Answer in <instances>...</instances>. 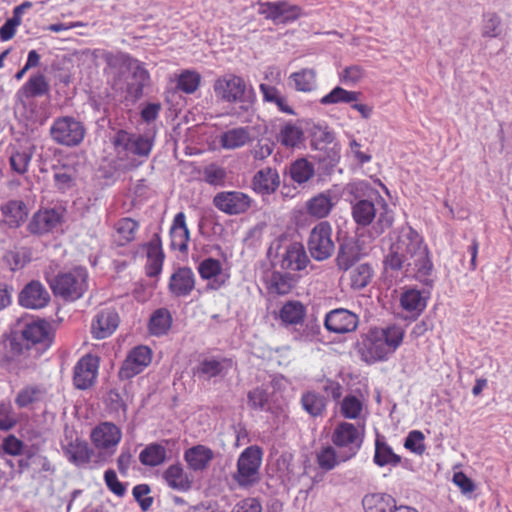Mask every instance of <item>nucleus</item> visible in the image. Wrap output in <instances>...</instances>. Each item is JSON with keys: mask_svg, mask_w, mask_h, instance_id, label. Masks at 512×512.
<instances>
[{"mask_svg": "<svg viewBox=\"0 0 512 512\" xmlns=\"http://www.w3.org/2000/svg\"><path fill=\"white\" fill-rule=\"evenodd\" d=\"M383 266L386 271H404L426 287H433L434 280L431 276L434 266L429 249L422 236L411 226L402 228L396 242L389 247Z\"/></svg>", "mask_w": 512, "mask_h": 512, "instance_id": "f257e3e1", "label": "nucleus"}, {"mask_svg": "<svg viewBox=\"0 0 512 512\" xmlns=\"http://www.w3.org/2000/svg\"><path fill=\"white\" fill-rule=\"evenodd\" d=\"M214 92L218 98L229 103H241V109L248 111L255 101L252 87H248L245 80L235 74H225L214 83Z\"/></svg>", "mask_w": 512, "mask_h": 512, "instance_id": "f03ea898", "label": "nucleus"}, {"mask_svg": "<svg viewBox=\"0 0 512 512\" xmlns=\"http://www.w3.org/2000/svg\"><path fill=\"white\" fill-rule=\"evenodd\" d=\"M87 280V270L83 267H76L70 271L58 273L48 282L55 296H59L65 301H75L86 292Z\"/></svg>", "mask_w": 512, "mask_h": 512, "instance_id": "7ed1b4c3", "label": "nucleus"}, {"mask_svg": "<svg viewBox=\"0 0 512 512\" xmlns=\"http://www.w3.org/2000/svg\"><path fill=\"white\" fill-rule=\"evenodd\" d=\"M263 450L258 445L245 448L237 460V470L232 475L233 480L241 488H249L260 481V467Z\"/></svg>", "mask_w": 512, "mask_h": 512, "instance_id": "20e7f679", "label": "nucleus"}, {"mask_svg": "<svg viewBox=\"0 0 512 512\" xmlns=\"http://www.w3.org/2000/svg\"><path fill=\"white\" fill-rule=\"evenodd\" d=\"M49 134L56 144L73 148L83 142L86 127L83 122L73 116H59L54 119Z\"/></svg>", "mask_w": 512, "mask_h": 512, "instance_id": "39448f33", "label": "nucleus"}, {"mask_svg": "<svg viewBox=\"0 0 512 512\" xmlns=\"http://www.w3.org/2000/svg\"><path fill=\"white\" fill-rule=\"evenodd\" d=\"M50 84L42 72H36L29 76L28 80L18 89L15 94L16 103L22 106L31 114L37 111L35 100L46 97L50 99Z\"/></svg>", "mask_w": 512, "mask_h": 512, "instance_id": "423d86ee", "label": "nucleus"}, {"mask_svg": "<svg viewBox=\"0 0 512 512\" xmlns=\"http://www.w3.org/2000/svg\"><path fill=\"white\" fill-rule=\"evenodd\" d=\"M331 441L337 448L343 449L339 452L340 460L348 461L360 450L363 443V435L354 424L340 422L332 433Z\"/></svg>", "mask_w": 512, "mask_h": 512, "instance_id": "0eeeda50", "label": "nucleus"}, {"mask_svg": "<svg viewBox=\"0 0 512 512\" xmlns=\"http://www.w3.org/2000/svg\"><path fill=\"white\" fill-rule=\"evenodd\" d=\"M379 328H373L368 333L361 335L356 343V350L360 358L367 364L383 361L391 355V349L387 348Z\"/></svg>", "mask_w": 512, "mask_h": 512, "instance_id": "6e6552de", "label": "nucleus"}, {"mask_svg": "<svg viewBox=\"0 0 512 512\" xmlns=\"http://www.w3.org/2000/svg\"><path fill=\"white\" fill-rule=\"evenodd\" d=\"M307 246L311 257L316 261H324L332 256L335 244L332 240V227L328 221L319 222L311 230Z\"/></svg>", "mask_w": 512, "mask_h": 512, "instance_id": "1a4fd4ad", "label": "nucleus"}, {"mask_svg": "<svg viewBox=\"0 0 512 512\" xmlns=\"http://www.w3.org/2000/svg\"><path fill=\"white\" fill-rule=\"evenodd\" d=\"M121 437V430L115 424L103 422L97 425L91 432V440L96 448L105 450L99 451L97 458L100 461H108L115 452V449H110L120 442Z\"/></svg>", "mask_w": 512, "mask_h": 512, "instance_id": "9d476101", "label": "nucleus"}, {"mask_svg": "<svg viewBox=\"0 0 512 512\" xmlns=\"http://www.w3.org/2000/svg\"><path fill=\"white\" fill-rule=\"evenodd\" d=\"M112 143L116 149L122 148L127 153L147 158L153 148L154 139L146 135L130 133L120 129L113 137Z\"/></svg>", "mask_w": 512, "mask_h": 512, "instance_id": "9b49d317", "label": "nucleus"}, {"mask_svg": "<svg viewBox=\"0 0 512 512\" xmlns=\"http://www.w3.org/2000/svg\"><path fill=\"white\" fill-rule=\"evenodd\" d=\"M21 334L27 348L40 345L43 349H47L52 345L55 337L51 322L39 317L26 323Z\"/></svg>", "mask_w": 512, "mask_h": 512, "instance_id": "f8f14e48", "label": "nucleus"}, {"mask_svg": "<svg viewBox=\"0 0 512 512\" xmlns=\"http://www.w3.org/2000/svg\"><path fill=\"white\" fill-rule=\"evenodd\" d=\"M152 361V350L145 345H138L132 348L118 371L120 380H130L142 373Z\"/></svg>", "mask_w": 512, "mask_h": 512, "instance_id": "ddd939ff", "label": "nucleus"}, {"mask_svg": "<svg viewBox=\"0 0 512 512\" xmlns=\"http://www.w3.org/2000/svg\"><path fill=\"white\" fill-rule=\"evenodd\" d=\"M50 301L49 291L39 280L29 281L18 293V304L26 309L39 310L46 307Z\"/></svg>", "mask_w": 512, "mask_h": 512, "instance_id": "4468645a", "label": "nucleus"}, {"mask_svg": "<svg viewBox=\"0 0 512 512\" xmlns=\"http://www.w3.org/2000/svg\"><path fill=\"white\" fill-rule=\"evenodd\" d=\"M258 12L275 24H286L300 17L301 8L287 1L260 2Z\"/></svg>", "mask_w": 512, "mask_h": 512, "instance_id": "2eb2a0df", "label": "nucleus"}, {"mask_svg": "<svg viewBox=\"0 0 512 512\" xmlns=\"http://www.w3.org/2000/svg\"><path fill=\"white\" fill-rule=\"evenodd\" d=\"M362 185L363 183L349 185V192L353 195V199L350 202L352 205V217L355 223L360 227H367L376 217V208L372 200L363 199L358 194Z\"/></svg>", "mask_w": 512, "mask_h": 512, "instance_id": "dca6fc26", "label": "nucleus"}, {"mask_svg": "<svg viewBox=\"0 0 512 512\" xmlns=\"http://www.w3.org/2000/svg\"><path fill=\"white\" fill-rule=\"evenodd\" d=\"M251 198L240 191H223L213 198L214 206L228 215L245 213L251 207Z\"/></svg>", "mask_w": 512, "mask_h": 512, "instance_id": "f3484780", "label": "nucleus"}, {"mask_svg": "<svg viewBox=\"0 0 512 512\" xmlns=\"http://www.w3.org/2000/svg\"><path fill=\"white\" fill-rule=\"evenodd\" d=\"M358 324V315L345 308H337L331 310L326 314L324 320L325 328L329 332L336 334H346L353 332L357 329Z\"/></svg>", "mask_w": 512, "mask_h": 512, "instance_id": "a211bd4d", "label": "nucleus"}, {"mask_svg": "<svg viewBox=\"0 0 512 512\" xmlns=\"http://www.w3.org/2000/svg\"><path fill=\"white\" fill-rule=\"evenodd\" d=\"M63 222V214L56 208L39 210L32 216L27 230L32 235L41 236L52 232Z\"/></svg>", "mask_w": 512, "mask_h": 512, "instance_id": "6ab92c4d", "label": "nucleus"}, {"mask_svg": "<svg viewBox=\"0 0 512 512\" xmlns=\"http://www.w3.org/2000/svg\"><path fill=\"white\" fill-rule=\"evenodd\" d=\"M362 505L366 512H418L409 506H397L395 499L385 493L365 495Z\"/></svg>", "mask_w": 512, "mask_h": 512, "instance_id": "aec40b11", "label": "nucleus"}, {"mask_svg": "<svg viewBox=\"0 0 512 512\" xmlns=\"http://www.w3.org/2000/svg\"><path fill=\"white\" fill-rule=\"evenodd\" d=\"M98 370V358L83 356L74 367L73 382L77 389L86 390L92 386Z\"/></svg>", "mask_w": 512, "mask_h": 512, "instance_id": "412c9836", "label": "nucleus"}, {"mask_svg": "<svg viewBox=\"0 0 512 512\" xmlns=\"http://www.w3.org/2000/svg\"><path fill=\"white\" fill-rule=\"evenodd\" d=\"M102 58L106 63L105 71L119 79L127 72L132 71L139 62L137 59L123 52H104Z\"/></svg>", "mask_w": 512, "mask_h": 512, "instance_id": "4be33fe9", "label": "nucleus"}, {"mask_svg": "<svg viewBox=\"0 0 512 512\" xmlns=\"http://www.w3.org/2000/svg\"><path fill=\"white\" fill-rule=\"evenodd\" d=\"M195 287V276L191 268L179 267L170 277L168 288L175 297L190 295Z\"/></svg>", "mask_w": 512, "mask_h": 512, "instance_id": "5701e85b", "label": "nucleus"}, {"mask_svg": "<svg viewBox=\"0 0 512 512\" xmlns=\"http://www.w3.org/2000/svg\"><path fill=\"white\" fill-rule=\"evenodd\" d=\"M147 252L146 275L148 277H157L163 267L164 252L162 249V240L159 233H154L148 243L145 244Z\"/></svg>", "mask_w": 512, "mask_h": 512, "instance_id": "b1692460", "label": "nucleus"}, {"mask_svg": "<svg viewBox=\"0 0 512 512\" xmlns=\"http://www.w3.org/2000/svg\"><path fill=\"white\" fill-rule=\"evenodd\" d=\"M120 318L114 309H104L97 313L92 323V334L96 339L110 336L118 327Z\"/></svg>", "mask_w": 512, "mask_h": 512, "instance_id": "393cba45", "label": "nucleus"}, {"mask_svg": "<svg viewBox=\"0 0 512 512\" xmlns=\"http://www.w3.org/2000/svg\"><path fill=\"white\" fill-rule=\"evenodd\" d=\"M308 263L309 258L303 245L294 242L287 246L280 261V267L283 270L300 271L304 269Z\"/></svg>", "mask_w": 512, "mask_h": 512, "instance_id": "a878e982", "label": "nucleus"}, {"mask_svg": "<svg viewBox=\"0 0 512 512\" xmlns=\"http://www.w3.org/2000/svg\"><path fill=\"white\" fill-rule=\"evenodd\" d=\"M18 473L22 474L25 470L33 468L36 472H54V468L49 459L41 455L34 448L25 449L22 457L17 461Z\"/></svg>", "mask_w": 512, "mask_h": 512, "instance_id": "bb28decb", "label": "nucleus"}, {"mask_svg": "<svg viewBox=\"0 0 512 512\" xmlns=\"http://www.w3.org/2000/svg\"><path fill=\"white\" fill-rule=\"evenodd\" d=\"M185 218L184 212L177 213L170 228V246L173 250H179L180 252L187 251L190 239V232Z\"/></svg>", "mask_w": 512, "mask_h": 512, "instance_id": "cd10ccee", "label": "nucleus"}, {"mask_svg": "<svg viewBox=\"0 0 512 512\" xmlns=\"http://www.w3.org/2000/svg\"><path fill=\"white\" fill-rule=\"evenodd\" d=\"M130 72L131 78L126 88L127 97L136 102L142 98L144 88L150 84V75L140 62Z\"/></svg>", "mask_w": 512, "mask_h": 512, "instance_id": "c85d7f7f", "label": "nucleus"}, {"mask_svg": "<svg viewBox=\"0 0 512 512\" xmlns=\"http://www.w3.org/2000/svg\"><path fill=\"white\" fill-rule=\"evenodd\" d=\"M63 452L69 462L76 466H83L91 461L94 450L89 447L85 440L76 438L63 447Z\"/></svg>", "mask_w": 512, "mask_h": 512, "instance_id": "c756f323", "label": "nucleus"}, {"mask_svg": "<svg viewBox=\"0 0 512 512\" xmlns=\"http://www.w3.org/2000/svg\"><path fill=\"white\" fill-rule=\"evenodd\" d=\"M184 459L191 470L203 471L214 459V452L209 447L199 444L187 449L184 453Z\"/></svg>", "mask_w": 512, "mask_h": 512, "instance_id": "7c9ffc66", "label": "nucleus"}, {"mask_svg": "<svg viewBox=\"0 0 512 512\" xmlns=\"http://www.w3.org/2000/svg\"><path fill=\"white\" fill-rule=\"evenodd\" d=\"M253 188L262 194L274 193L280 185V177L276 169L265 168L259 170L253 177Z\"/></svg>", "mask_w": 512, "mask_h": 512, "instance_id": "2f4dec72", "label": "nucleus"}, {"mask_svg": "<svg viewBox=\"0 0 512 512\" xmlns=\"http://www.w3.org/2000/svg\"><path fill=\"white\" fill-rule=\"evenodd\" d=\"M429 295V291L421 292L414 288L407 289L401 294L400 304L404 310L413 312L418 316L426 308Z\"/></svg>", "mask_w": 512, "mask_h": 512, "instance_id": "473e14b6", "label": "nucleus"}, {"mask_svg": "<svg viewBox=\"0 0 512 512\" xmlns=\"http://www.w3.org/2000/svg\"><path fill=\"white\" fill-rule=\"evenodd\" d=\"M5 221L10 228H18L26 220L28 210L21 200H10L0 207Z\"/></svg>", "mask_w": 512, "mask_h": 512, "instance_id": "72a5a7b5", "label": "nucleus"}, {"mask_svg": "<svg viewBox=\"0 0 512 512\" xmlns=\"http://www.w3.org/2000/svg\"><path fill=\"white\" fill-rule=\"evenodd\" d=\"M334 203L332 202L331 192H321L306 202V211L309 215L322 219L329 215Z\"/></svg>", "mask_w": 512, "mask_h": 512, "instance_id": "f704fd0d", "label": "nucleus"}, {"mask_svg": "<svg viewBox=\"0 0 512 512\" xmlns=\"http://www.w3.org/2000/svg\"><path fill=\"white\" fill-rule=\"evenodd\" d=\"M52 170L54 187L60 193H66L76 185V170L74 167L63 164V165H53Z\"/></svg>", "mask_w": 512, "mask_h": 512, "instance_id": "c9c22d12", "label": "nucleus"}, {"mask_svg": "<svg viewBox=\"0 0 512 512\" xmlns=\"http://www.w3.org/2000/svg\"><path fill=\"white\" fill-rule=\"evenodd\" d=\"M163 478L168 486L174 490L188 491L192 487V480L179 463L170 465L164 471Z\"/></svg>", "mask_w": 512, "mask_h": 512, "instance_id": "e433bc0d", "label": "nucleus"}, {"mask_svg": "<svg viewBox=\"0 0 512 512\" xmlns=\"http://www.w3.org/2000/svg\"><path fill=\"white\" fill-rule=\"evenodd\" d=\"M172 315L167 308L156 309L149 319V332L154 336H163L172 326Z\"/></svg>", "mask_w": 512, "mask_h": 512, "instance_id": "4c0bfd02", "label": "nucleus"}, {"mask_svg": "<svg viewBox=\"0 0 512 512\" xmlns=\"http://www.w3.org/2000/svg\"><path fill=\"white\" fill-rule=\"evenodd\" d=\"M3 262L12 272L23 269L32 261V252L27 247H19L8 250L3 255Z\"/></svg>", "mask_w": 512, "mask_h": 512, "instance_id": "58836bf2", "label": "nucleus"}, {"mask_svg": "<svg viewBox=\"0 0 512 512\" xmlns=\"http://www.w3.org/2000/svg\"><path fill=\"white\" fill-rule=\"evenodd\" d=\"M374 463L379 467L386 465L397 466L401 463V457L394 453L393 449L379 437L375 441Z\"/></svg>", "mask_w": 512, "mask_h": 512, "instance_id": "ea45409f", "label": "nucleus"}, {"mask_svg": "<svg viewBox=\"0 0 512 512\" xmlns=\"http://www.w3.org/2000/svg\"><path fill=\"white\" fill-rule=\"evenodd\" d=\"M301 405L311 417L315 418L323 415L327 401L323 395L315 391H307L301 396Z\"/></svg>", "mask_w": 512, "mask_h": 512, "instance_id": "a19ab883", "label": "nucleus"}, {"mask_svg": "<svg viewBox=\"0 0 512 512\" xmlns=\"http://www.w3.org/2000/svg\"><path fill=\"white\" fill-rule=\"evenodd\" d=\"M231 366V359L223 358L222 360H217L215 358H206L199 363L195 373L210 379L222 375L224 369Z\"/></svg>", "mask_w": 512, "mask_h": 512, "instance_id": "79ce46f5", "label": "nucleus"}, {"mask_svg": "<svg viewBox=\"0 0 512 512\" xmlns=\"http://www.w3.org/2000/svg\"><path fill=\"white\" fill-rule=\"evenodd\" d=\"M166 448L159 443L148 444L139 455V461L144 466L156 467L165 462Z\"/></svg>", "mask_w": 512, "mask_h": 512, "instance_id": "37998d69", "label": "nucleus"}, {"mask_svg": "<svg viewBox=\"0 0 512 512\" xmlns=\"http://www.w3.org/2000/svg\"><path fill=\"white\" fill-rule=\"evenodd\" d=\"M198 271H199L200 276L203 279H206V280L213 279V281L209 284V286L212 289H218L224 284L223 280L219 281L217 278L221 274V271H222V265L219 260L214 259V258L204 259L199 264Z\"/></svg>", "mask_w": 512, "mask_h": 512, "instance_id": "c03bdc74", "label": "nucleus"}, {"mask_svg": "<svg viewBox=\"0 0 512 512\" xmlns=\"http://www.w3.org/2000/svg\"><path fill=\"white\" fill-rule=\"evenodd\" d=\"M250 133L247 127L230 129L221 135V145L225 149H236L250 141Z\"/></svg>", "mask_w": 512, "mask_h": 512, "instance_id": "a18cd8bd", "label": "nucleus"}, {"mask_svg": "<svg viewBox=\"0 0 512 512\" xmlns=\"http://www.w3.org/2000/svg\"><path fill=\"white\" fill-rule=\"evenodd\" d=\"M289 176L299 185L309 181L315 174L314 165L305 158L292 162L289 166Z\"/></svg>", "mask_w": 512, "mask_h": 512, "instance_id": "49530a36", "label": "nucleus"}, {"mask_svg": "<svg viewBox=\"0 0 512 512\" xmlns=\"http://www.w3.org/2000/svg\"><path fill=\"white\" fill-rule=\"evenodd\" d=\"M277 140L286 148H295L304 140L303 130L293 123H286L277 135Z\"/></svg>", "mask_w": 512, "mask_h": 512, "instance_id": "de8ad7c7", "label": "nucleus"}, {"mask_svg": "<svg viewBox=\"0 0 512 512\" xmlns=\"http://www.w3.org/2000/svg\"><path fill=\"white\" fill-rule=\"evenodd\" d=\"M359 260L357 248L352 243H341L339 245L336 264L339 270L347 271Z\"/></svg>", "mask_w": 512, "mask_h": 512, "instance_id": "09e8293b", "label": "nucleus"}, {"mask_svg": "<svg viewBox=\"0 0 512 512\" xmlns=\"http://www.w3.org/2000/svg\"><path fill=\"white\" fill-rule=\"evenodd\" d=\"M295 277L290 273L274 271L270 277L269 289L279 295L288 294L294 287Z\"/></svg>", "mask_w": 512, "mask_h": 512, "instance_id": "8fccbe9b", "label": "nucleus"}, {"mask_svg": "<svg viewBox=\"0 0 512 512\" xmlns=\"http://www.w3.org/2000/svg\"><path fill=\"white\" fill-rule=\"evenodd\" d=\"M360 92L348 91L344 88L337 86L332 89L327 95L323 96L320 103L323 105H331L337 103H352L358 100Z\"/></svg>", "mask_w": 512, "mask_h": 512, "instance_id": "3c124183", "label": "nucleus"}, {"mask_svg": "<svg viewBox=\"0 0 512 512\" xmlns=\"http://www.w3.org/2000/svg\"><path fill=\"white\" fill-rule=\"evenodd\" d=\"M305 317V307L298 301H290L280 310V318L287 324H298Z\"/></svg>", "mask_w": 512, "mask_h": 512, "instance_id": "603ef678", "label": "nucleus"}, {"mask_svg": "<svg viewBox=\"0 0 512 512\" xmlns=\"http://www.w3.org/2000/svg\"><path fill=\"white\" fill-rule=\"evenodd\" d=\"M44 395L45 389L39 386H27L18 392L15 403L19 408H25L33 403L42 401Z\"/></svg>", "mask_w": 512, "mask_h": 512, "instance_id": "864d4df0", "label": "nucleus"}, {"mask_svg": "<svg viewBox=\"0 0 512 512\" xmlns=\"http://www.w3.org/2000/svg\"><path fill=\"white\" fill-rule=\"evenodd\" d=\"M372 276L373 269L370 264H359L351 271V287L356 290L365 288L370 283Z\"/></svg>", "mask_w": 512, "mask_h": 512, "instance_id": "5fc2aeb1", "label": "nucleus"}, {"mask_svg": "<svg viewBox=\"0 0 512 512\" xmlns=\"http://www.w3.org/2000/svg\"><path fill=\"white\" fill-rule=\"evenodd\" d=\"M307 130L311 137V145L315 149H318L319 144H331L335 139L334 133L327 125L311 123Z\"/></svg>", "mask_w": 512, "mask_h": 512, "instance_id": "6e6d98bb", "label": "nucleus"}, {"mask_svg": "<svg viewBox=\"0 0 512 512\" xmlns=\"http://www.w3.org/2000/svg\"><path fill=\"white\" fill-rule=\"evenodd\" d=\"M503 25L500 16L495 12H488L483 15L482 36L497 38L502 34Z\"/></svg>", "mask_w": 512, "mask_h": 512, "instance_id": "4d7b16f0", "label": "nucleus"}, {"mask_svg": "<svg viewBox=\"0 0 512 512\" xmlns=\"http://www.w3.org/2000/svg\"><path fill=\"white\" fill-rule=\"evenodd\" d=\"M260 90L263 93V98L267 102L275 103L279 110L294 115L295 111L286 103L285 99L279 94L277 88L267 84H260Z\"/></svg>", "mask_w": 512, "mask_h": 512, "instance_id": "13d9d810", "label": "nucleus"}, {"mask_svg": "<svg viewBox=\"0 0 512 512\" xmlns=\"http://www.w3.org/2000/svg\"><path fill=\"white\" fill-rule=\"evenodd\" d=\"M201 82V76L196 71H185L180 74L177 82V88L186 94L194 93Z\"/></svg>", "mask_w": 512, "mask_h": 512, "instance_id": "bf43d9fd", "label": "nucleus"}, {"mask_svg": "<svg viewBox=\"0 0 512 512\" xmlns=\"http://www.w3.org/2000/svg\"><path fill=\"white\" fill-rule=\"evenodd\" d=\"M316 73L313 69H302L291 75L298 91L310 92L315 84Z\"/></svg>", "mask_w": 512, "mask_h": 512, "instance_id": "052dcab7", "label": "nucleus"}, {"mask_svg": "<svg viewBox=\"0 0 512 512\" xmlns=\"http://www.w3.org/2000/svg\"><path fill=\"white\" fill-rule=\"evenodd\" d=\"M384 334L382 337L387 348L391 349V354L401 345L404 337V331L399 326H389L385 329L379 328Z\"/></svg>", "mask_w": 512, "mask_h": 512, "instance_id": "680f3d73", "label": "nucleus"}, {"mask_svg": "<svg viewBox=\"0 0 512 512\" xmlns=\"http://www.w3.org/2000/svg\"><path fill=\"white\" fill-rule=\"evenodd\" d=\"M340 462L342 461L339 458V453L337 454L332 446H327L323 448L317 454V463L319 467L323 470L330 471L333 468H335V466L338 465Z\"/></svg>", "mask_w": 512, "mask_h": 512, "instance_id": "e2e57ef3", "label": "nucleus"}, {"mask_svg": "<svg viewBox=\"0 0 512 512\" xmlns=\"http://www.w3.org/2000/svg\"><path fill=\"white\" fill-rule=\"evenodd\" d=\"M362 411V402L354 395H347L341 403V414L347 419H356Z\"/></svg>", "mask_w": 512, "mask_h": 512, "instance_id": "0e129e2a", "label": "nucleus"}, {"mask_svg": "<svg viewBox=\"0 0 512 512\" xmlns=\"http://www.w3.org/2000/svg\"><path fill=\"white\" fill-rule=\"evenodd\" d=\"M248 406L253 410H264L269 401V394L263 387H256L247 394Z\"/></svg>", "mask_w": 512, "mask_h": 512, "instance_id": "69168bd1", "label": "nucleus"}, {"mask_svg": "<svg viewBox=\"0 0 512 512\" xmlns=\"http://www.w3.org/2000/svg\"><path fill=\"white\" fill-rule=\"evenodd\" d=\"M424 439V434L421 431L412 430L405 438L404 447L417 455H422L426 449Z\"/></svg>", "mask_w": 512, "mask_h": 512, "instance_id": "338daca9", "label": "nucleus"}, {"mask_svg": "<svg viewBox=\"0 0 512 512\" xmlns=\"http://www.w3.org/2000/svg\"><path fill=\"white\" fill-rule=\"evenodd\" d=\"M139 224L132 218H122L117 223V232L121 239L125 242H131L135 238V232L138 229Z\"/></svg>", "mask_w": 512, "mask_h": 512, "instance_id": "774afa93", "label": "nucleus"}]
</instances>
